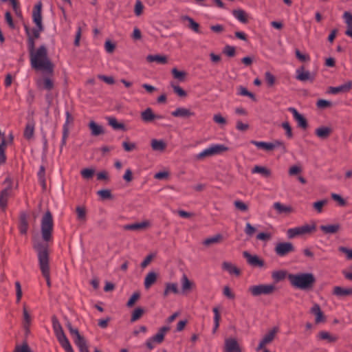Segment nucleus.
<instances>
[{"instance_id": "c85d7f7f", "label": "nucleus", "mask_w": 352, "mask_h": 352, "mask_svg": "<svg viewBox=\"0 0 352 352\" xmlns=\"http://www.w3.org/2000/svg\"><path fill=\"white\" fill-rule=\"evenodd\" d=\"M179 293L178 285L175 283H167L165 285V289L164 291V296H168L170 294H177Z\"/></svg>"}, {"instance_id": "7c9ffc66", "label": "nucleus", "mask_w": 352, "mask_h": 352, "mask_svg": "<svg viewBox=\"0 0 352 352\" xmlns=\"http://www.w3.org/2000/svg\"><path fill=\"white\" fill-rule=\"evenodd\" d=\"M331 129L327 126H322L316 129V135L321 139L327 138L331 133Z\"/></svg>"}, {"instance_id": "4d7b16f0", "label": "nucleus", "mask_w": 352, "mask_h": 352, "mask_svg": "<svg viewBox=\"0 0 352 352\" xmlns=\"http://www.w3.org/2000/svg\"><path fill=\"white\" fill-rule=\"evenodd\" d=\"M171 87H173L174 92L179 96L185 97L186 96V92L179 86L176 85L173 82H172Z\"/></svg>"}, {"instance_id": "49530a36", "label": "nucleus", "mask_w": 352, "mask_h": 352, "mask_svg": "<svg viewBox=\"0 0 352 352\" xmlns=\"http://www.w3.org/2000/svg\"><path fill=\"white\" fill-rule=\"evenodd\" d=\"M56 338H57V340H58L60 344L61 345V346L63 349L65 347H68L69 346L71 345L64 333H59V335L56 336Z\"/></svg>"}, {"instance_id": "c756f323", "label": "nucleus", "mask_w": 352, "mask_h": 352, "mask_svg": "<svg viewBox=\"0 0 352 352\" xmlns=\"http://www.w3.org/2000/svg\"><path fill=\"white\" fill-rule=\"evenodd\" d=\"M339 224L322 225L320 226V230L324 234H335L340 230Z\"/></svg>"}, {"instance_id": "9d476101", "label": "nucleus", "mask_w": 352, "mask_h": 352, "mask_svg": "<svg viewBox=\"0 0 352 352\" xmlns=\"http://www.w3.org/2000/svg\"><path fill=\"white\" fill-rule=\"evenodd\" d=\"M278 331V328L276 327H274L270 331H269L268 333H266L263 338V339L261 340L256 350L258 351H261V349H264L266 345L269 344L274 340Z\"/></svg>"}, {"instance_id": "2eb2a0df", "label": "nucleus", "mask_w": 352, "mask_h": 352, "mask_svg": "<svg viewBox=\"0 0 352 352\" xmlns=\"http://www.w3.org/2000/svg\"><path fill=\"white\" fill-rule=\"evenodd\" d=\"M352 87L351 82H347L343 85L338 87H330L329 89V93L332 94H338L339 93H345L349 91Z\"/></svg>"}, {"instance_id": "5701e85b", "label": "nucleus", "mask_w": 352, "mask_h": 352, "mask_svg": "<svg viewBox=\"0 0 352 352\" xmlns=\"http://www.w3.org/2000/svg\"><path fill=\"white\" fill-rule=\"evenodd\" d=\"M333 294L338 297H344L352 295V288H343L336 286L333 288Z\"/></svg>"}, {"instance_id": "37998d69", "label": "nucleus", "mask_w": 352, "mask_h": 352, "mask_svg": "<svg viewBox=\"0 0 352 352\" xmlns=\"http://www.w3.org/2000/svg\"><path fill=\"white\" fill-rule=\"evenodd\" d=\"M222 235L218 234L212 237L207 238L206 239H205L203 242V244L206 246H209L210 245L219 243L222 240Z\"/></svg>"}, {"instance_id": "6e6d98bb", "label": "nucleus", "mask_w": 352, "mask_h": 352, "mask_svg": "<svg viewBox=\"0 0 352 352\" xmlns=\"http://www.w3.org/2000/svg\"><path fill=\"white\" fill-rule=\"evenodd\" d=\"M43 27L40 28H38L36 26V28H33L32 30V31H31V34H32L31 35H30V32H29V30H28V29L27 28H26V32H27V33L28 34V36H30L32 38H34V39H35V38H38L39 37L40 33L43 30Z\"/></svg>"}, {"instance_id": "3c124183", "label": "nucleus", "mask_w": 352, "mask_h": 352, "mask_svg": "<svg viewBox=\"0 0 352 352\" xmlns=\"http://www.w3.org/2000/svg\"><path fill=\"white\" fill-rule=\"evenodd\" d=\"M328 200L323 199L314 203V208L318 212L320 213L322 211V208L327 204Z\"/></svg>"}, {"instance_id": "bf43d9fd", "label": "nucleus", "mask_w": 352, "mask_h": 352, "mask_svg": "<svg viewBox=\"0 0 352 352\" xmlns=\"http://www.w3.org/2000/svg\"><path fill=\"white\" fill-rule=\"evenodd\" d=\"M31 322V317L25 307L23 308V325L25 329L30 325Z\"/></svg>"}, {"instance_id": "680f3d73", "label": "nucleus", "mask_w": 352, "mask_h": 352, "mask_svg": "<svg viewBox=\"0 0 352 352\" xmlns=\"http://www.w3.org/2000/svg\"><path fill=\"white\" fill-rule=\"evenodd\" d=\"M338 250L340 252L344 254L347 259L352 260V249H349L346 247L340 246L338 248Z\"/></svg>"}, {"instance_id": "052dcab7", "label": "nucleus", "mask_w": 352, "mask_h": 352, "mask_svg": "<svg viewBox=\"0 0 352 352\" xmlns=\"http://www.w3.org/2000/svg\"><path fill=\"white\" fill-rule=\"evenodd\" d=\"M296 58L301 62H306L310 60L309 56L307 54H302L298 50H295Z\"/></svg>"}, {"instance_id": "8fccbe9b", "label": "nucleus", "mask_w": 352, "mask_h": 352, "mask_svg": "<svg viewBox=\"0 0 352 352\" xmlns=\"http://www.w3.org/2000/svg\"><path fill=\"white\" fill-rule=\"evenodd\" d=\"M172 74L173 77L180 81L184 80V78L186 76V73L182 71H179L176 68H173L172 69Z\"/></svg>"}, {"instance_id": "603ef678", "label": "nucleus", "mask_w": 352, "mask_h": 352, "mask_svg": "<svg viewBox=\"0 0 352 352\" xmlns=\"http://www.w3.org/2000/svg\"><path fill=\"white\" fill-rule=\"evenodd\" d=\"M94 173L95 170L94 169L85 168L81 170L80 174L84 179H89L92 178V177L94 175Z\"/></svg>"}, {"instance_id": "a19ab883", "label": "nucleus", "mask_w": 352, "mask_h": 352, "mask_svg": "<svg viewBox=\"0 0 352 352\" xmlns=\"http://www.w3.org/2000/svg\"><path fill=\"white\" fill-rule=\"evenodd\" d=\"M109 124L115 130H126L123 124L118 122L117 120L113 117L107 118Z\"/></svg>"}, {"instance_id": "9b49d317", "label": "nucleus", "mask_w": 352, "mask_h": 352, "mask_svg": "<svg viewBox=\"0 0 352 352\" xmlns=\"http://www.w3.org/2000/svg\"><path fill=\"white\" fill-rule=\"evenodd\" d=\"M243 256L248 263L252 267H262L264 265V261L256 255H252L248 252L245 251L243 252Z\"/></svg>"}, {"instance_id": "473e14b6", "label": "nucleus", "mask_w": 352, "mask_h": 352, "mask_svg": "<svg viewBox=\"0 0 352 352\" xmlns=\"http://www.w3.org/2000/svg\"><path fill=\"white\" fill-rule=\"evenodd\" d=\"M296 78L300 81H306L311 79V74L308 71H305L304 67H301L296 69Z\"/></svg>"}, {"instance_id": "0eeeda50", "label": "nucleus", "mask_w": 352, "mask_h": 352, "mask_svg": "<svg viewBox=\"0 0 352 352\" xmlns=\"http://www.w3.org/2000/svg\"><path fill=\"white\" fill-rule=\"evenodd\" d=\"M276 287L271 284H261L253 285L249 287V291L253 296H258L261 295H270L274 293Z\"/></svg>"}, {"instance_id": "b1692460", "label": "nucleus", "mask_w": 352, "mask_h": 352, "mask_svg": "<svg viewBox=\"0 0 352 352\" xmlns=\"http://www.w3.org/2000/svg\"><path fill=\"white\" fill-rule=\"evenodd\" d=\"M311 312L315 315V321L316 323H320L324 321V314L318 304L314 305V306L311 307Z\"/></svg>"}, {"instance_id": "f704fd0d", "label": "nucleus", "mask_w": 352, "mask_h": 352, "mask_svg": "<svg viewBox=\"0 0 352 352\" xmlns=\"http://www.w3.org/2000/svg\"><path fill=\"white\" fill-rule=\"evenodd\" d=\"M318 338L320 340H326L327 342H334L337 340L338 338L330 333L325 331H321L318 334Z\"/></svg>"}, {"instance_id": "aec40b11", "label": "nucleus", "mask_w": 352, "mask_h": 352, "mask_svg": "<svg viewBox=\"0 0 352 352\" xmlns=\"http://www.w3.org/2000/svg\"><path fill=\"white\" fill-rule=\"evenodd\" d=\"M273 208L279 214H288L293 211L292 207L282 204L280 202H275Z\"/></svg>"}, {"instance_id": "4c0bfd02", "label": "nucleus", "mask_w": 352, "mask_h": 352, "mask_svg": "<svg viewBox=\"0 0 352 352\" xmlns=\"http://www.w3.org/2000/svg\"><path fill=\"white\" fill-rule=\"evenodd\" d=\"M146 60L149 63L157 62L160 64H166L167 63V58L166 56L162 55H148L146 57Z\"/></svg>"}, {"instance_id": "13d9d810", "label": "nucleus", "mask_w": 352, "mask_h": 352, "mask_svg": "<svg viewBox=\"0 0 352 352\" xmlns=\"http://www.w3.org/2000/svg\"><path fill=\"white\" fill-rule=\"evenodd\" d=\"M316 105L319 109H326L330 107L332 105V103L330 101L320 99L317 101Z\"/></svg>"}, {"instance_id": "5fc2aeb1", "label": "nucleus", "mask_w": 352, "mask_h": 352, "mask_svg": "<svg viewBox=\"0 0 352 352\" xmlns=\"http://www.w3.org/2000/svg\"><path fill=\"white\" fill-rule=\"evenodd\" d=\"M52 322H53V328H54V331L56 334V336L57 335H59V333H64L60 324L58 322V321L55 318H53Z\"/></svg>"}, {"instance_id": "e433bc0d", "label": "nucleus", "mask_w": 352, "mask_h": 352, "mask_svg": "<svg viewBox=\"0 0 352 352\" xmlns=\"http://www.w3.org/2000/svg\"><path fill=\"white\" fill-rule=\"evenodd\" d=\"M74 341L79 348L80 352H88L87 342L82 336H80V337L76 338Z\"/></svg>"}, {"instance_id": "f03ea898", "label": "nucleus", "mask_w": 352, "mask_h": 352, "mask_svg": "<svg viewBox=\"0 0 352 352\" xmlns=\"http://www.w3.org/2000/svg\"><path fill=\"white\" fill-rule=\"evenodd\" d=\"M34 248L37 252L38 265L43 276L46 280L47 285L51 286L50 281V258L49 252L47 245L43 243H38L34 245Z\"/></svg>"}, {"instance_id": "412c9836", "label": "nucleus", "mask_w": 352, "mask_h": 352, "mask_svg": "<svg viewBox=\"0 0 352 352\" xmlns=\"http://www.w3.org/2000/svg\"><path fill=\"white\" fill-rule=\"evenodd\" d=\"M171 115L174 117L177 118H188L193 115V113L191 112L189 109L179 107L176 109L175 111L171 112Z\"/></svg>"}, {"instance_id": "79ce46f5", "label": "nucleus", "mask_w": 352, "mask_h": 352, "mask_svg": "<svg viewBox=\"0 0 352 352\" xmlns=\"http://www.w3.org/2000/svg\"><path fill=\"white\" fill-rule=\"evenodd\" d=\"M252 173H258L261 174L264 177H270L271 175V172L269 169H267L265 167L260 166H255L253 169L252 170Z\"/></svg>"}, {"instance_id": "dca6fc26", "label": "nucleus", "mask_w": 352, "mask_h": 352, "mask_svg": "<svg viewBox=\"0 0 352 352\" xmlns=\"http://www.w3.org/2000/svg\"><path fill=\"white\" fill-rule=\"evenodd\" d=\"M151 223L148 221H144L140 223L126 224L123 228L126 230H142L149 227Z\"/></svg>"}, {"instance_id": "f3484780", "label": "nucleus", "mask_w": 352, "mask_h": 352, "mask_svg": "<svg viewBox=\"0 0 352 352\" xmlns=\"http://www.w3.org/2000/svg\"><path fill=\"white\" fill-rule=\"evenodd\" d=\"M141 118L143 121L146 122H150L155 119H161V116L155 115L153 113V110L151 108H147L145 111L141 113Z\"/></svg>"}, {"instance_id": "a878e982", "label": "nucleus", "mask_w": 352, "mask_h": 352, "mask_svg": "<svg viewBox=\"0 0 352 352\" xmlns=\"http://www.w3.org/2000/svg\"><path fill=\"white\" fill-rule=\"evenodd\" d=\"M168 331V327H162L159 329L158 332L151 338L155 342L156 344H160L163 342L164 336Z\"/></svg>"}, {"instance_id": "69168bd1", "label": "nucleus", "mask_w": 352, "mask_h": 352, "mask_svg": "<svg viewBox=\"0 0 352 352\" xmlns=\"http://www.w3.org/2000/svg\"><path fill=\"white\" fill-rule=\"evenodd\" d=\"M122 146L124 151L130 152L136 148V144L133 142H123Z\"/></svg>"}, {"instance_id": "393cba45", "label": "nucleus", "mask_w": 352, "mask_h": 352, "mask_svg": "<svg viewBox=\"0 0 352 352\" xmlns=\"http://www.w3.org/2000/svg\"><path fill=\"white\" fill-rule=\"evenodd\" d=\"M11 195V187H8L3 190L0 194V207L5 208L7 206L8 198Z\"/></svg>"}, {"instance_id": "c9c22d12", "label": "nucleus", "mask_w": 352, "mask_h": 352, "mask_svg": "<svg viewBox=\"0 0 352 352\" xmlns=\"http://www.w3.org/2000/svg\"><path fill=\"white\" fill-rule=\"evenodd\" d=\"M183 21H186L188 22V28L193 30L196 33H200L199 30V24L195 21L191 17L188 16H183Z\"/></svg>"}, {"instance_id": "a211bd4d", "label": "nucleus", "mask_w": 352, "mask_h": 352, "mask_svg": "<svg viewBox=\"0 0 352 352\" xmlns=\"http://www.w3.org/2000/svg\"><path fill=\"white\" fill-rule=\"evenodd\" d=\"M73 122V118L72 116H71V114L69 113V111H67L66 112V120H65V122L63 125V139H62V144H65V142H66V140L68 137V135H69V127H68V124H70V123H72Z\"/></svg>"}, {"instance_id": "72a5a7b5", "label": "nucleus", "mask_w": 352, "mask_h": 352, "mask_svg": "<svg viewBox=\"0 0 352 352\" xmlns=\"http://www.w3.org/2000/svg\"><path fill=\"white\" fill-rule=\"evenodd\" d=\"M222 268L226 270L230 274H234L239 276L240 274V270L233 264L229 262H223L222 264Z\"/></svg>"}, {"instance_id": "a18cd8bd", "label": "nucleus", "mask_w": 352, "mask_h": 352, "mask_svg": "<svg viewBox=\"0 0 352 352\" xmlns=\"http://www.w3.org/2000/svg\"><path fill=\"white\" fill-rule=\"evenodd\" d=\"M7 142L3 138L0 144V165L5 163L6 160V156L5 153Z\"/></svg>"}, {"instance_id": "ea45409f", "label": "nucleus", "mask_w": 352, "mask_h": 352, "mask_svg": "<svg viewBox=\"0 0 352 352\" xmlns=\"http://www.w3.org/2000/svg\"><path fill=\"white\" fill-rule=\"evenodd\" d=\"M77 220L81 223H84L87 219V212L84 207L77 206L76 208Z\"/></svg>"}, {"instance_id": "4be33fe9", "label": "nucleus", "mask_w": 352, "mask_h": 352, "mask_svg": "<svg viewBox=\"0 0 352 352\" xmlns=\"http://www.w3.org/2000/svg\"><path fill=\"white\" fill-rule=\"evenodd\" d=\"M157 279V274L155 272H150L147 274L144 278V287L148 289H149Z\"/></svg>"}, {"instance_id": "bb28decb", "label": "nucleus", "mask_w": 352, "mask_h": 352, "mask_svg": "<svg viewBox=\"0 0 352 352\" xmlns=\"http://www.w3.org/2000/svg\"><path fill=\"white\" fill-rule=\"evenodd\" d=\"M151 146L155 151H164L166 148V144L162 140L153 139L151 142Z\"/></svg>"}, {"instance_id": "338daca9", "label": "nucleus", "mask_w": 352, "mask_h": 352, "mask_svg": "<svg viewBox=\"0 0 352 352\" xmlns=\"http://www.w3.org/2000/svg\"><path fill=\"white\" fill-rule=\"evenodd\" d=\"M236 208L241 211H246L248 208V206L240 200H236L234 202Z\"/></svg>"}, {"instance_id": "ddd939ff", "label": "nucleus", "mask_w": 352, "mask_h": 352, "mask_svg": "<svg viewBox=\"0 0 352 352\" xmlns=\"http://www.w3.org/2000/svg\"><path fill=\"white\" fill-rule=\"evenodd\" d=\"M224 351L227 352H241L237 340L232 338L225 340Z\"/></svg>"}, {"instance_id": "c03bdc74", "label": "nucleus", "mask_w": 352, "mask_h": 352, "mask_svg": "<svg viewBox=\"0 0 352 352\" xmlns=\"http://www.w3.org/2000/svg\"><path fill=\"white\" fill-rule=\"evenodd\" d=\"M181 282L182 290L184 292L190 290L194 286V283L191 282L185 274L183 275Z\"/></svg>"}, {"instance_id": "423d86ee", "label": "nucleus", "mask_w": 352, "mask_h": 352, "mask_svg": "<svg viewBox=\"0 0 352 352\" xmlns=\"http://www.w3.org/2000/svg\"><path fill=\"white\" fill-rule=\"evenodd\" d=\"M316 229V226L314 223L311 224H305L301 226L288 229L287 231V235L289 239H293L297 236L310 234L315 232Z\"/></svg>"}, {"instance_id": "0e129e2a", "label": "nucleus", "mask_w": 352, "mask_h": 352, "mask_svg": "<svg viewBox=\"0 0 352 352\" xmlns=\"http://www.w3.org/2000/svg\"><path fill=\"white\" fill-rule=\"evenodd\" d=\"M144 6L142 5V2L140 0H137L135 5V14L137 16H140L143 11Z\"/></svg>"}, {"instance_id": "20e7f679", "label": "nucleus", "mask_w": 352, "mask_h": 352, "mask_svg": "<svg viewBox=\"0 0 352 352\" xmlns=\"http://www.w3.org/2000/svg\"><path fill=\"white\" fill-rule=\"evenodd\" d=\"M41 232L43 240L47 243L53 239L54 220L52 213L47 211L41 221Z\"/></svg>"}, {"instance_id": "864d4df0", "label": "nucleus", "mask_w": 352, "mask_h": 352, "mask_svg": "<svg viewBox=\"0 0 352 352\" xmlns=\"http://www.w3.org/2000/svg\"><path fill=\"white\" fill-rule=\"evenodd\" d=\"M143 313H144L143 309H142L140 307L136 308L132 314L131 320L132 322H135V321L138 320V319H140L141 318Z\"/></svg>"}, {"instance_id": "cd10ccee", "label": "nucleus", "mask_w": 352, "mask_h": 352, "mask_svg": "<svg viewBox=\"0 0 352 352\" xmlns=\"http://www.w3.org/2000/svg\"><path fill=\"white\" fill-rule=\"evenodd\" d=\"M19 230L21 234H25L28 230V217L26 214L23 213L20 216Z\"/></svg>"}, {"instance_id": "58836bf2", "label": "nucleus", "mask_w": 352, "mask_h": 352, "mask_svg": "<svg viewBox=\"0 0 352 352\" xmlns=\"http://www.w3.org/2000/svg\"><path fill=\"white\" fill-rule=\"evenodd\" d=\"M250 142L258 148L263 149L267 151L273 150L274 146L272 145L271 142H258L255 140H252Z\"/></svg>"}, {"instance_id": "4468645a", "label": "nucleus", "mask_w": 352, "mask_h": 352, "mask_svg": "<svg viewBox=\"0 0 352 352\" xmlns=\"http://www.w3.org/2000/svg\"><path fill=\"white\" fill-rule=\"evenodd\" d=\"M288 111L292 113L294 120L298 122L300 127L306 129L307 127V122L302 115L299 113L294 107H289Z\"/></svg>"}, {"instance_id": "f257e3e1", "label": "nucleus", "mask_w": 352, "mask_h": 352, "mask_svg": "<svg viewBox=\"0 0 352 352\" xmlns=\"http://www.w3.org/2000/svg\"><path fill=\"white\" fill-rule=\"evenodd\" d=\"M30 64L33 69L41 70L48 74L54 73V65L47 56V50L41 45L30 54Z\"/></svg>"}, {"instance_id": "1a4fd4ad", "label": "nucleus", "mask_w": 352, "mask_h": 352, "mask_svg": "<svg viewBox=\"0 0 352 352\" xmlns=\"http://www.w3.org/2000/svg\"><path fill=\"white\" fill-rule=\"evenodd\" d=\"M295 248L290 242L278 243L275 247L276 254L281 257H283L288 254L293 252Z\"/></svg>"}, {"instance_id": "6ab92c4d", "label": "nucleus", "mask_w": 352, "mask_h": 352, "mask_svg": "<svg viewBox=\"0 0 352 352\" xmlns=\"http://www.w3.org/2000/svg\"><path fill=\"white\" fill-rule=\"evenodd\" d=\"M88 126L91 131V134L93 136H98L104 133V128L101 125L98 124L94 121H91L89 123Z\"/></svg>"}, {"instance_id": "2f4dec72", "label": "nucleus", "mask_w": 352, "mask_h": 352, "mask_svg": "<svg viewBox=\"0 0 352 352\" xmlns=\"http://www.w3.org/2000/svg\"><path fill=\"white\" fill-rule=\"evenodd\" d=\"M233 16L241 23H248V14L243 10L237 9L232 11Z\"/></svg>"}, {"instance_id": "7ed1b4c3", "label": "nucleus", "mask_w": 352, "mask_h": 352, "mask_svg": "<svg viewBox=\"0 0 352 352\" xmlns=\"http://www.w3.org/2000/svg\"><path fill=\"white\" fill-rule=\"evenodd\" d=\"M287 278L294 287L301 290L311 289L316 282V278L311 273L289 274Z\"/></svg>"}, {"instance_id": "f8f14e48", "label": "nucleus", "mask_w": 352, "mask_h": 352, "mask_svg": "<svg viewBox=\"0 0 352 352\" xmlns=\"http://www.w3.org/2000/svg\"><path fill=\"white\" fill-rule=\"evenodd\" d=\"M41 10H42V3H38L36 4L34 7L33 11H32V19L34 23L36 24V25L38 28H42V15H41Z\"/></svg>"}, {"instance_id": "09e8293b", "label": "nucleus", "mask_w": 352, "mask_h": 352, "mask_svg": "<svg viewBox=\"0 0 352 352\" xmlns=\"http://www.w3.org/2000/svg\"><path fill=\"white\" fill-rule=\"evenodd\" d=\"M285 276L286 272L283 270L274 271L272 274V277L276 282H278L284 279Z\"/></svg>"}, {"instance_id": "39448f33", "label": "nucleus", "mask_w": 352, "mask_h": 352, "mask_svg": "<svg viewBox=\"0 0 352 352\" xmlns=\"http://www.w3.org/2000/svg\"><path fill=\"white\" fill-rule=\"evenodd\" d=\"M228 150V148L224 144H213L198 153L195 158L198 160H204L206 157L221 155Z\"/></svg>"}, {"instance_id": "6e6552de", "label": "nucleus", "mask_w": 352, "mask_h": 352, "mask_svg": "<svg viewBox=\"0 0 352 352\" xmlns=\"http://www.w3.org/2000/svg\"><path fill=\"white\" fill-rule=\"evenodd\" d=\"M41 77L36 79V85L38 88L47 91H51L54 87V80L52 78L53 73L48 74L45 72Z\"/></svg>"}, {"instance_id": "774afa93", "label": "nucleus", "mask_w": 352, "mask_h": 352, "mask_svg": "<svg viewBox=\"0 0 352 352\" xmlns=\"http://www.w3.org/2000/svg\"><path fill=\"white\" fill-rule=\"evenodd\" d=\"M343 19L344 20L346 26L352 25V14L349 12H345L343 14Z\"/></svg>"}, {"instance_id": "e2e57ef3", "label": "nucleus", "mask_w": 352, "mask_h": 352, "mask_svg": "<svg viewBox=\"0 0 352 352\" xmlns=\"http://www.w3.org/2000/svg\"><path fill=\"white\" fill-rule=\"evenodd\" d=\"M244 232L248 236H252L255 233L256 228L250 223H247L245 224Z\"/></svg>"}, {"instance_id": "de8ad7c7", "label": "nucleus", "mask_w": 352, "mask_h": 352, "mask_svg": "<svg viewBox=\"0 0 352 352\" xmlns=\"http://www.w3.org/2000/svg\"><path fill=\"white\" fill-rule=\"evenodd\" d=\"M34 124L32 122H28L25 129L24 136L28 139L31 138L34 134Z\"/></svg>"}]
</instances>
